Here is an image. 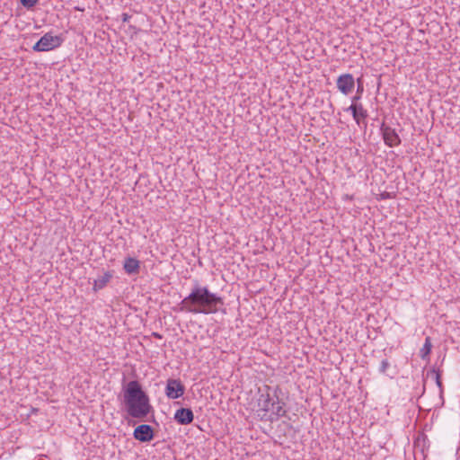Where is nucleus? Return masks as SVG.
Instances as JSON below:
<instances>
[{"instance_id":"obj_18","label":"nucleus","mask_w":460,"mask_h":460,"mask_svg":"<svg viewBox=\"0 0 460 460\" xmlns=\"http://www.w3.org/2000/svg\"><path fill=\"white\" fill-rule=\"evenodd\" d=\"M435 375H436L437 384H438V386H440L441 385V382H440L439 373L438 372H435Z\"/></svg>"},{"instance_id":"obj_15","label":"nucleus","mask_w":460,"mask_h":460,"mask_svg":"<svg viewBox=\"0 0 460 460\" xmlns=\"http://www.w3.org/2000/svg\"><path fill=\"white\" fill-rule=\"evenodd\" d=\"M37 2L38 0H21L22 4L27 8L33 7Z\"/></svg>"},{"instance_id":"obj_9","label":"nucleus","mask_w":460,"mask_h":460,"mask_svg":"<svg viewBox=\"0 0 460 460\" xmlns=\"http://www.w3.org/2000/svg\"><path fill=\"white\" fill-rule=\"evenodd\" d=\"M273 399L270 395V394H261L258 399V407L259 411H261L262 414H260L261 420H267L268 413L271 409V404L273 403Z\"/></svg>"},{"instance_id":"obj_7","label":"nucleus","mask_w":460,"mask_h":460,"mask_svg":"<svg viewBox=\"0 0 460 460\" xmlns=\"http://www.w3.org/2000/svg\"><path fill=\"white\" fill-rule=\"evenodd\" d=\"M381 132L383 139L388 146L394 147L401 144V138L394 128L383 124L381 127Z\"/></svg>"},{"instance_id":"obj_4","label":"nucleus","mask_w":460,"mask_h":460,"mask_svg":"<svg viewBox=\"0 0 460 460\" xmlns=\"http://www.w3.org/2000/svg\"><path fill=\"white\" fill-rule=\"evenodd\" d=\"M359 99V95H355L351 100V105L345 110L351 112L352 117L358 125H360L367 117V111L364 109L361 103L358 102Z\"/></svg>"},{"instance_id":"obj_6","label":"nucleus","mask_w":460,"mask_h":460,"mask_svg":"<svg viewBox=\"0 0 460 460\" xmlns=\"http://www.w3.org/2000/svg\"><path fill=\"white\" fill-rule=\"evenodd\" d=\"M336 85L339 91L344 95H349L352 93L355 87V80L351 74L341 75L336 81Z\"/></svg>"},{"instance_id":"obj_16","label":"nucleus","mask_w":460,"mask_h":460,"mask_svg":"<svg viewBox=\"0 0 460 460\" xmlns=\"http://www.w3.org/2000/svg\"><path fill=\"white\" fill-rule=\"evenodd\" d=\"M390 364L389 362L386 360V359H384L382 362H381V365H380V367H379V371L381 373H385V371L387 370V368L389 367Z\"/></svg>"},{"instance_id":"obj_10","label":"nucleus","mask_w":460,"mask_h":460,"mask_svg":"<svg viewBox=\"0 0 460 460\" xmlns=\"http://www.w3.org/2000/svg\"><path fill=\"white\" fill-rule=\"evenodd\" d=\"M194 418L193 412L190 409L181 408L176 411L174 420L181 425H187L192 422Z\"/></svg>"},{"instance_id":"obj_14","label":"nucleus","mask_w":460,"mask_h":460,"mask_svg":"<svg viewBox=\"0 0 460 460\" xmlns=\"http://www.w3.org/2000/svg\"><path fill=\"white\" fill-rule=\"evenodd\" d=\"M432 344L429 337L425 339V342L420 350V356L422 359H428L429 355L431 351Z\"/></svg>"},{"instance_id":"obj_12","label":"nucleus","mask_w":460,"mask_h":460,"mask_svg":"<svg viewBox=\"0 0 460 460\" xmlns=\"http://www.w3.org/2000/svg\"><path fill=\"white\" fill-rule=\"evenodd\" d=\"M123 268L128 274L138 273L140 268L139 261L135 258L128 257L125 260Z\"/></svg>"},{"instance_id":"obj_3","label":"nucleus","mask_w":460,"mask_h":460,"mask_svg":"<svg viewBox=\"0 0 460 460\" xmlns=\"http://www.w3.org/2000/svg\"><path fill=\"white\" fill-rule=\"evenodd\" d=\"M62 39L59 36H54L51 33L44 34L32 47L34 51H49L58 48L62 44Z\"/></svg>"},{"instance_id":"obj_17","label":"nucleus","mask_w":460,"mask_h":460,"mask_svg":"<svg viewBox=\"0 0 460 460\" xmlns=\"http://www.w3.org/2000/svg\"><path fill=\"white\" fill-rule=\"evenodd\" d=\"M363 92V84L361 82V79H358V89H357V95H361Z\"/></svg>"},{"instance_id":"obj_11","label":"nucleus","mask_w":460,"mask_h":460,"mask_svg":"<svg viewBox=\"0 0 460 460\" xmlns=\"http://www.w3.org/2000/svg\"><path fill=\"white\" fill-rule=\"evenodd\" d=\"M277 400H279L277 398ZM270 415L267 418V420L273 421L274 420H277L279 417H282L286 414V411L284 409V403L280 402L279 401L273 402L271 404V409L270 411Z\"/></svg>"},{"instance_id":"obj_2","label":"nucleus","mask_w":460,"mask_h":460,"mask_svg":"<svg viewBox=\"0 0 460 460\" xmlns=\"http://www.w3.org/2000/svg\"><path fill=\"white\" fill-rule=\"evenodd\" d=\"M124 402L128 415L138 420H144L151 409L148 396L137 381L128 383L124 391Z\"/></svg>"},{"instance_id":"obj_8","label":"nucleus","mask_w":460,"mask_h":460,"mask_svg":"<svg viewBox=\"0 0 460 460\" xmlns=\"http://www.w3.org/2000/svg\"><path fill=\"white\" fill-rule=\"evenodd\" d=\"M134 438L141 442H149L154 438L153 429L147 424H141L135 429Z\"/></svg>"},{"instance_id":"obj_5","label":"nucleus","mask_w":460,"mask_h":460,"mask_svg":"<svg viewBox=\"0 0 460 460\" xmlns=\"http://www.w3.org/2000/svg\"><path fill=\"white\" fill-rule=\"evenodd\" d=\"M184 385L178 379L170 378L167 380L165 394L170 399H178L183 395Z\"/></svg>"},{"instance_id":"obj_13","label":"nucleus","mask_w":460,"mask_h":460,"mask_svg":"<svg viewBox=\"0 0 460 460\" xmlns=\"http://www.w3.org/2000/svg\"><path fill=\"white\" fill-rule=\"evenodd\" d=\"M111 278L112 274L109 271H106L103 273V275L99 276L93 281V290L98 291L100 289H102L111 281Z\"/></svg>"},{"instance_id":"obj_1","label":"nucleus","mask_w":460,"mask_h":460,"mask_svg":"<svg viewBox=\"0 0 460 460\" xmlns=\"http://www.w3.org/2000/svg\"><path fill=\"white\" fill-rule=\"evenodd\" d=\"M223 305L221 296L196 282L189 296L180 303V310L194 314H216Z\"/></svg>"}]
</instances>
